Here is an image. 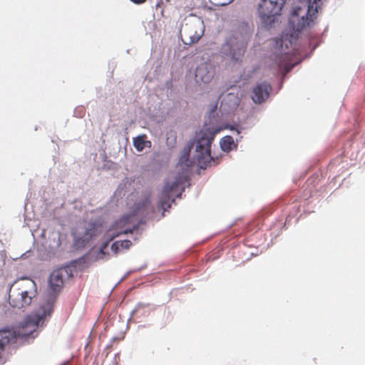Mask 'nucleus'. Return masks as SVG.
<instances>
[{
	"mask_svg": "<svg viewBox=\"0 0 365 365\" xmlns=\"http://www.w3.org/2000/svg\"><path fill=\"white\" fill-rule=\"evenodd\" d=\"M108 243H109V242H105V243L102 245L101 249V252H103V250H104L105 249H106V248H107V247H108Z\"/></svg>",
	"mask_w": 365,
	"mask_h": 365,
	"instance_id": "21",
	"label": "nucleus"
},
{
	"mask_svg": "<svg viewBox=\"0 0 365 365\" xmlns=\"http://www.w3.org/2000/svg\"><path fill=\"white\" fill-rule=\"evenodd\" d=\"M213 138V136H207L204 133L197 140L195 158L200 168H206L207 166L218 164L219 158L215 159L211 155L210 148Z\"/></svg>",
	"mask_w": 365,
	"mask_h": 365,
	"instance_id": "5",
	"label": "nucleus"
},
{
	"mask_svg": "<svg viewBox=\"0 0 365 365\" xmlns=\"http://www.w3.org/2000/svg\"><path fill=\"white\" fill-rule=\"evenodd\" d=\"M120 247V242L119 241H116L115 242H113L111 245V250L112 251L115 253V254H117L118 252V250H119V247Z\"/></svg>",
	"mask_w": 365,
	"mask_h": 365,
	"instance_id": "18",
	"label": "nucleus"
},
{
	"mask_svg": "<svg viewBox=\"0 0 365 365\" xmlns=\"http://www.w3.org/2000/svg\"><path fill=\"white\" fill-rule=\"evenodd\" d=\"M63 269H58L54 270L51 274L48 284L49 287L53 293L50 294L49 299H48L47 302L41 307L42 313H39L35 315H29L25 319V324L24 327H31V328L29 332H26L25 334H29L32 331H35L41 320H43L46 316H49L51 314L56 295L61 292L63 284Z\"/></svg>",
	"mask_w": 365,
	"mask_h": 365,
	"instance_id": "3",
	"label": "nucleus"
},
{
	"mask_svg": "<svg viewBox=\"0 0 365 365\" xmlns=\"http://www.w3.org/2000/svg\"><path fill=\"white\" fill-rule=\"evenodd\" d=\"M203 30L198 25H185L181 38L186 45H192L197 43L202 37Z\"/></svg>",
	"mask_w": 365,
	"mask_h": 365,
	"instance_id": "10",
	"label": "nucleus"
},
{
	"mask_svg": "<svg viewBox=\"0 0 365 365\" xmlns=\"http://www.w3.org/2000/svg\"><path fill=\"white\" fill-rule=\"evenodd\" d=\"M119 242L120 247L123 249H128L132 245L131 242L128 240H125Z\"/></svg>",
	"mask_w": 365,
	"mask_h": 365,
	"instance_id": "16",
	"label": "nucleus"
},
{
	"mask_svg": "<svg viewBox=\"0 0 365 365\" xmlns=\"http://www.w3.org/2000/svg\"><path fill=\"white\" fill-rule=\"evenodd\" d=\"M132 232H133L132 230H123L122 231L118 232L115 235H113V236H111L109 241L113 240L115 237H118V235H120L121 234H128V233H132Z\"/></svg>",
	"mask_w": 365,
	"mask_h": 365,
	"instance_id": "17",
	"label": "nucleus"
},
{
	"mask_svg": "<svg viewBox=\"0 0 365 365\" xmlns=\"http://www.w3.org/2000/svg\"><path fill=\"white\" fill-rule=\"evenodd\" d=\"M191 146L185 147L180 157L178 163L176 165L175 170L177 175L175 181L172 183L167 182L161 193L159 201V206L164 210L170 207V194L178 190L180 185H183L188 180L190 168L194 164V161L190 159Z\"/></svg>",
	"mask_w": 365,
	"mask_h": 365,
	"instance_id": "2",
	"label": "nucleus"
},
{
	"mask_svg": "<svg viewBox=\"0 0 365 365\" xmlns=\"http://www.w3.org/2000/svg\"><path fill=\"white\" fill-rule=\"evenodd\" d=\"M129 218L130 217L128 216H125V217H122L121 219L119 220L118 222H116V226L118 227L123 224H126L128 222Z\"/></svg>",
	"mask_w": 365,
	"mask_h": 365,
	"instance_id": "19",
	"label": "nucleus"
},
{
	"mask_svg": "<svg viewBox=\"0 0 365 365\" xmlns=\"http://www.w3.org/2000/svg\"><path fill=\"white\" fill-rule=\"evenodd\" d=\"M220 147L225 152H230L233 148H237V145L235 143L234 139L230 135H226L222 138L220 141Z\"/></svg>",
	"mask_w": 365,
	"mask_h": 365,
	"instance_id": "14",
	"label": "nucleus"
},
{
	"mask_svg": "<svg viewBox=\"0 0 365 365\" xmlns=\"http://www.w3.org/2000/svg\"><path fill=\"white\" fill-rule=\"evenodd\" d=\"M25 324V320L24 322L21 323L19 327L18 331H11L10 330L2 329L0 330V359L2 356V353L4 350L5 346L11 342L16 335L18 336H29L33 333L32 331L29 334H25L26 332H29L30 329H31V327H24Z\"/></svg>",
	"mask_w": 365,
	"mask_h": 365,
	"instance_id": "8",
	"label": "nucleus"
},
{
	"mask_svg": "<svg viewBox=\"0 0 365 365\" xmlns=\"http://www.w3.org/2000/svg\"><path fill=\"white\" fill-rule=\"evenodd\" d=\"M101 232V225L89 222L77 230L73 235V246L76 249L84 248Z\"/></svg>",
	"mask_w": 365,
	"mask_h": 365,
	"instance_id": "7",
	"label": "nucleus"
},
{
	"mask_svg": "<svg viewBox=\"0 0 365 365\" xmlns=\"http://www.w3.org/2000/svg\"><path fill=\"white\" fill-rule=\"evenodd\" d=\"M290 58L288 53H285L284 55H282L280 56H277L276 58V62L277 63V66L279 70L284 69L285 73H287L292 68L289 65Z\"/></svg>",
	"mask_w": 365,
	"mask_h": 365,
	"instance_id": "13",
	"label": "nucleus"
},
{
	"mask_svg": "<svg viewBox=\"0 0 365 365\" xmlns=\"http://www.w3.org/2000/svg\"><path fill=\"white\" fill-rule=\"evenodd\" d=\"M147 0H130L133 3L135 4H144Z\"/></svg>",
	"mask_w": 365,
	"mask_h": 365,
	"instance_id": "20",
	"label": "nucleus"
},
{
	"mask_svg": "<svg viewBox=\"0 0 365 365\" xmlns=\"http://www.w3.org/2000/svg\"><path fill=\"white\" fill-rule=\"evenodd\" d=\"M237 38L231 36L226 43L223 45L222 49H229V54L233 60L238 61L243 56L245 51V43L244 41H236Z\"/></svg>",
	"mask_w": 365,
	"mask_h": 365,
	"instance_id": "9",
	"label": "nucleus"
},
{
	"mask_svg": "<svg viewBox=\"0 0 365 365\" xmlns=\"http://www.w3.org/2000/svg\"><path fill=\"white\" fill-rule=\"evenodd\" d=\"M213 71L209 69L206 64H202L196 68L195 76L197 80L201 81L202 83H209L213 78Z\"/></svg>",
	"mask_w": 365,
	"mask_h": 365,
	"instance_id": "12",
	"label": "nucleus"
},
{
	"mask_svg": "<svg viewBox=\"0 0 365 365\" xmlns=\"http://www.w3.org/2000/svg\"><path fill=\"white\" fill-rule=\"evenodd\" d=\"M286 0H261L258 5V14L263 24L271 26L276 17L281 14Z\"/></svg>",
	"mask_w": 365,
	"mask_h": 365,
	"instance_id": "6",
	"label": "nucleus"
},
{
	"mask_svg": "<svg viewBox=\"0 0 365 365\" xmlns=\"http://www.w3.org/2000/svg\"><path fill=\"white\" fill-rule=\"evenodd\" d=\"M272 90L270 84L261 83L254 87L252 91V99L255 103H262L264 102L269 96V92Z\"/></svg>",
	"mask_w": 365,
	"mask_h": 365,
	"instance_id": "11",
	"label": "nucleus"
},
{
	"mask_svg": "<svg viewBox=\"0 0 365 365\" xmlns=\"http://www.w3.org/2000/svg\"><path fill=\"white\" fill-rule=\"evenodd\" d=\"M231 130H236V132H237V134H240V131H239V130L235 129V128H231Z\"/></svg>",
	"mask_w": 365,
	"mask_h": 365,
	"instance_id": "22",
	"label": "nucleus"
},
{
	"mask_svg": "<svg viewBox=\"0 0 365 365\" xmlns=\"http://www.w3.org/2000/svg\"><path fill=\"white\" fill-rule=\"evenodd\" d=\"M36 294V282L32 279L23 278L9 285V302L14 308H25L31 304Z\"/></svg>",
	"mask_w": 365,
	"mask_h": 365,
	"instance_id": "4",
	"label": "nucleus"
},
{
	"mask_svg": "<svg viewBox=\"0 0 365 365\" xmlns=\"http://www.w3.org/2000/svg\"><path fill=\"white\" fill-rule=\"evenodd\" d=\"M322 4V0H307L306 4L292 8L289 20V24L294 31L291 34L292 38H296L299 33L314 25Z\"/></svg>",
	"mask_w": 365,
	"mask_h": 365,
	"instance_id": "1",
	"label": "nucleus"
},
{
	"mask_svg": "<svg viewBox=\"0 0 365 365\" xmlns=\"http://www.w3.org/2000/svg\"><path fill=\"white\" fill-rule=\"evenodd\" d=\"M145 136H138L133 140V145L137 150L142 151L145 146Z\"/></svg>",
	"mask_w": 365,
	"mask_h": 365,
	"instance_id": "15",
	"label": "nucleus"
}]
</instances>
